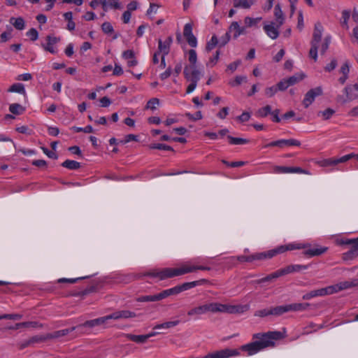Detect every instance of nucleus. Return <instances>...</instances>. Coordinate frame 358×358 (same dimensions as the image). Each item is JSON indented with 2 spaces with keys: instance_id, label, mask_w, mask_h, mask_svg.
<instances>
[{
  "instance_id": "24",
  "label": "nucleus",
  "mask_w": 358,
  "mask_h": 358,
  "mask_svg": "<svg viewBox=\"0 0 358 358\" xmlns=\"http://www.w3.org/2000/svg\"><path fill=\"white\" fill-rule=\"evenodd\" d=\"M310 304L307 303H295L287 304L288 312L289 311H303L306 310L309 307Z\"/></svg>"
},
{
  "instance_id": "59",
  "label": "nucleus",
  "mask_w": 358,
  "mask_h": 358,
  "mask_svg": "<svg viewBox=\"0 0 358 358\" xmlns=\"http://www.w3.org/2000/svg\"><path fill=\"white\" fill-rule=\"evenodd\" d=\"M230 40V35L229 32H227L220 39L219 45L220 47L224 46Z\"/></svg>"
},
{
  "instance_id": "31",
  "label": "nucleus",
  "mask_w": 358,
  "mask_h": 358,
  "mask_svg": "<svg viewBox=\"0 0 358 358\" xmlns=\"http://www.w3.org/2000/svg\"><path fill=\"white\" fill-rule=\"evenodd\" d=\"M271 106L266 105L259 108L256 112V115L259 117H266L268 114H271Z\"/></svg>"
},
{
  "instance_id": "6",
  "label": "nucleus",
  "mask_w": 358,
  "mask_h": 358,
  "mask_svg": "<svg viewBox=\"0 0 358 358\" xmlns=\"http://www.w3.org/2000/svg\"><path fill=\"white\" fill-rule=\"evenodd\" d=\"M290 245L298 247L297 248H294L291 250L304 249V251L303 252V255L310 257L320 256L326 252L328 250V248L327 247L312 246L308 243L305 244L301 243H293L285 245H280V247H289Z\"/></svg>"
},
{
  "instance_id": "56",
  "label": "nucleus",
  "mask_w": 358,
  "mask_h": 358,
  "mask_svg": "<svg viewBox=\"0 0 358 358\" xmlns=\"http://www.w3.org/2000/svg\"><path fill=\"white\" fill-rule=\"evenodd\" d=\"M277 92H278L277 87L275 86H272V87L266 88L265 94L268 97H272L275 94V93Z\"/></svg>"
},
{
  "instance_id": "30",
  "label": "nucleus",
  "mask_w": 358,
  "mask_h": 358,
  "mask_svg": "<svg viewBox=\"0 0 358 358\" xmlns=\"http://www.w3.org/2000/svg\"><path fill=\"white\" fill-rule=\"evenodd\" d=\"M304 78H305V75L303 73H296L294 76H290L289 78H286V79L288 82V85L289 86H292V85L296 84L299 81L302 80Z\"/></svg>"
},
{
  "instance_id": "13",
  "label": "nucleus",
  "mask_w": 358,
  "mask_h": 358,
  "mask_svg": "<svg viewBox=\"0 0 358 358\" xmlns=\"http://www.w3.org/2000/svg\"><path fill=\"white\" fill-rule=\"evenodd\" d=\"M47 43L41 44L42 48L48 52H50L52 54H56L57 50L54 47V45L59 42L60 38L54 36L48 35L46 37Z\"/></svg>"
},
{
  "instance_id": "12",
  "label": "nucleus",
  "mask_w": 358,
  "mask_h": 358,
  "mask_svg": "<svg viewBox=\"0 0 358 358\" xmlns=\"http://www.w3.org/2000/svg\"><path fill=\"white\" fill-rule=\"evenodd\" d=\"M183 36L186 38L187 42L192 48L197 46V39L192 33V24L187 23L184 26Z\"/></svg>"
},
{
  "instance_id": "17",
  "label": "nucleus",
  "mask_w": 358,
  "mask_h": 358,
  "mask_svg": "<svg viewBox=\"0 0 358 358\" xmlns=\"http://www.w3.org/2000/svg\"><path fill=\"white\" fill-rule=\"evenodd\" d=\"M279 29L278 24H276V26H275V23L273 22L264 26V31L271 39H276L279 36Z\"/></svg>"
},
{
  "instance_id": "40",
  "label": "nucleus",
  "mask_w": 358,
  "mask_h": 358,
  "mask_svg": "<svg viewBox=\"0 0 358 358\" xmlns=\"http://www.w3.org/2000/svg\"><path fill=\"white\" fill-rule=\"evenodd\" d=\"M218 44V39L215 35H213L211 39L207 42L206 50L207 52L211 51Z\"/></svg>"
},
{
  "instance_id": "44",
  "label": "nucleus",
  "mask_w": 358,
  "mask_h": 358,
  "mask_svg": "<svg viewBox=\"0 0 358 358\" xmlns=\"http://www.w3.org/2000/svg\"><path fill=\"white\" fill-rule=\"evenodd\" d=\"M315 328H316V324H315L313 322H310L309 324H308L306 327H305L303 328L302 334L308 335V334H312L313 332H316L317 329H315Z\"/></svg>"
},
{
  "instance_id": "5",
  "label": "nucleus",
  "mask_w": 358,
  "mask_h": 358,
  "mask_svg": "<svg viewBox=\"0 0 358 358\" xmlns=\"http://www.w3.org/2000/svg\"><path fill=\"white\" fill-rule=\"evenodd\" d=\"M297 248L298 247H295L294 245H290L289 247H277L273 250L262 252H257L251 255H240L238 256L236 259L240 262H252L253 261L264 260L271 259L278 254H281L287 251V250H292Z\"/></svg>"
},
{
  "instance_id": "20",
  "label": "nucleus",
  "mask_w": 358,
  "mask_h": 358,
  "mask_svg": "<svg viewBox=\"0 0 358 358\" xmlns=\"http://www.w3.org/2000/svg\"><path fill=\"white\" fill-rule=\"evenodd\" d=\"M76 329H77L76 327H72L71 328L69 329H64L62 330L55 331L52 333H48V338H49V340L59 338L60 337H63L68 335L69 333L73 331Z\"/></svg>"
},
{
  "instance_id": "37",
  "label": "nucleus",
  "mask_w": 358,
  "mask_h": 358,
  "mask_svg": "<svg viewBox=\"0 0 358 358\" xmlns=\"http://www.w3.org/2000/svg\"><path fill=\"white\" fill-rule=\"evenodd\" d=\"M150 149H157V150H167V151H172L173 152V148L168 145L164 144V143H154L149 145Z\"/></svg>"
},
{
  "instance_id": "22",
  "label": "nucleus",
  "mask_w": 358,
  "mask_h": 358,
  "mask_svg": "<svg viewBox=\"0 0 358 358\" xmlns=\"http://www.w3.org/2000/svg\"><path fill=\"white\" fill-rule=\"evenodd\" d=\"M180 320H173V321H168V322H163L161 324H157L153 327V330L162 329H168L170 328H173V327L178 325L180 324Z\"/></svg>"
},
{
  "instance_id": "38",
  "label": "nucleus",
  "mask_w": 358,
  "mask_h": 358,
  "mask_svg": "<svg viewBox=\"0 0 358 358\" xmlns=\"http://www.w3.org/2000/svg\"><path fill=\"white\" fill-rule=\"evenodd\" d=\"M136 301L138 302H152V301H158L157 295H145V296H141L138 298H136Z\"/></svg>"
},
{
  "instance_id": "34",
  "label": "nucleus",
  "mask_w": 358,
  "mask_h": 358,
  "mask_svg": "<svg viewBox=\"0 0 358 358\" xmlns=\"http://www.w3.org/2000/svg\"><path fill=\"white\" fill-rule=\"evenodd\" d=\"M48 340L49 338H48V334H46L43 335H36L32 336L29 338V342L31 343V345H34L35 343L45 342Z\"/></svg>"
},
{
  "instance_id": "19",
  "label": "nucleus",
  "mask_w": 358,
  "mask_h": 358,
  "mask_svg": "<svg viewBox=\"0 0 358 358\" xmlns=\"http://www.w3.org/2000/svg\"><path fill=\"white\" fill-rule=\"evenodd\" d=\"M326 295H329L327 287H324V288H321V289H315V290H312V291L305 294L302 296V299L303 300H309L314 297L323 296H326Z\"/></svg>"
},
{
  "instance_id": "57",
  "label": "nucleus",
  "mask_w": 358,
  "mask_h": 358,
  "mask_svg": "<svg viewBox=\"0 0 358 358\" xmlns=\"http://www.w3.org/2000/svg\"><path fill=\"white\" fill-rule=\"evenodd\" d=\"M251 115L248 112H243L241 115L236 117V120L240 122H245L250 120Z\"/></svg>"
},
{
  "instance_id": "48",
  "label": "nucleus",
  "mask_w": 358,
  "mask_h": 358,
  "mask_svg": "<svg viewBox=\"0 0 358 358\" xmlns=\"http://www.w3.org/2000/svg\"><path fill=\"white\" fill-rule=\"evenodd\" d=\"M102 31L107 34H112L114 31L112 24L108 22H105L101 25Z\"/></svg>"
},
{
  "instance_id": "21",
  "label": "nucleus",
  "mask_w": 358,
  "mask_h": 358,
  "mask_svg": "<svg viewBox=\"0 0 358 358\" xmlns=\"http://www.w3.org/2000/svg\"><path fill=\"white\" fill-rule=\"evenodd\" d=\"M274 16L278 27H280L284 24L285 16L281 10L280 5L279 3L276 4L274 8Z\"/></svg>"
},
{
  "instance_id": "52",
  "label": "nucleus",
  "mask_w": 358,
  "mask_h": 358,
  "mask_svg": "<svg viewBox=\"0 0 358 358\" xmlns=\"http://www.w3.org/2000/svg\"><path fill=\"white\" fill-rule=\"evenodd\" d=\"M246 79L247 78L245 76H238L235 78V80L234 81L230 82L229 84L233 87L238 86L241 85L243 82L246 81Z\"/></svg>"
},
{
  "instance_id": "2",
  "label": "nucleus",
  "mask_w": 358,
  "mask_h": 358,
  "mask_svg": "<svg viewBox=\"0 0 358 358\" xmlns=\"http://www.w3.org/2000/svg\"><path fill=\"white\" fill-rule=\"evenodd\" d=\"M209 266H194L189 263L181 265L176 268H164L162 269H153L144 274L145 276L157 278L159 280H164L176 276L182 275L187 273L194 272L197 270L210 271Z\"/></svg>"
},
{
  "instance_id": "54",
  "label": "nucleus",
  "mask_w": 358,
  "mask_h": 358,
  "mask_svg": "<svg viewBox=\"0 0 358 358\" xmlns=\"http://www.w3.org/2000/svg\"><path fill=\"white\" fill-rule=\"evenodd\" d=\"M289 87V85H288V82H287V79L282 80L277 84V86H276L278 90H280V91H284V90H287Z\"/></svg>"
},
{
  "instance_id": "60",
  "label": "nucleus",
  "mask_w": 358,
  "mask_h": 358,
  "mask_svg": "<svg viewBox=\"0 0 358 358\" xmlns=\"http://www.w3.org/2000/svg\"><path fill=\"white\" fill-rule=\"evenodd\" d=\"M228 114H229V108L224 107L217 114V117H219L220 119L224 120L226 118V117L228 115Z\"/></svg>"
},
{
  "instance_id": "10",
  "label": "nucleus",
  "mask_w": 358,
  "mask_h": 358,
  "mask_svg": "<svg viewBox=\"0 0 358 358\" xmlns=\"http://www.w3.org/2000/svg\"><path fill=\"white\" fill-rule=\"evenodd\" d=\"M352 157L353 155H346L340 158H328L318 162L317 164L322 167L335 166L339 163L346 162L347 161L352 159Z\"/></svg>"
},
{
  "instance_id": "1",
  "label": "nucleus",
  "mask_w": 358,
  "mask_h": 358,
  "mask_svg": "<svg viewBox=\"0 0 358 358\" xmlns=\"http://www.w3.org/2000/svg\"><path fill=\"white\" fill-rule=\"evenodd\" d=\"M282 338L280 331H268L266 333H257L252 335L254 341L243 345L240 350L246 352L248 356H252L267 348L275 346V342Z\"/></svg>"
},
{
  "instance_id": "53",
  "label": "nucleus",
  "mask_w": 358,
  "mask_h": 358,
  "mask_svg": "<svg viewBox=\"0 0 358 358\" xmlns=\"http://www.w3.org/2000/svg\"><path fill=\"white\" fill-rule=\"evenodd\" d=\"M289 173H303L310 175V173L306 169H303L300 167H290Z\"/></svg>"
},
{
  "instance_id": "62",
  "label": "nucleus",
  "mask_w": 358,
  "mask_h": 358,
  "mask_svg": "<svg viewBox=\"0 0 358 358\" xmlns=\"http://www.w3.org/2000/svg\"><path fill=\"white\" fill-rule=\"evenodd\" d=\"M350 11L344 10L342 12V19H343L342 24L345 25L347 27H348V21L350 18Z\"/></svg>"
},
{
  "instance_id": "36",
  "label": "nucleus",
  "mask_w": 358,
  "mask_h": 358,
  "mask_svg": "<svg viewBox=\"0 0 358 358\" xmlns=\"http://www.w3.org/2000/svg\"><path fill=\"white\" fill-rule=\"evenodd\" d=\"M95 326H96V320L94 319V320H87L85 322H84L83 324L76 326V327H77V329L80 331V334H83L85 333L83 331V329L84 327L92 328Z\"/></svg>"
},
{
  "instance_id": "64",
  "label": "nucleus",
  "mask_w": 358,
  "mask_h": 358,
  "mask_svg": "<svg viewBox=\"0 0 358 358\" xmlns=\"http://www.w3.org/2000/svg\"><path fill=\"white\" fill-rule=\"evenodd\" d=\"M337 66V61L336 59H333L329 64H328L324 69L326 71L330 72L334 70Z\"/></svg>"
},
{
  "instance_id": "49",
  "label": "nucleus",
  "mask_w": 358,
  "mask_h": 358,
  "mask_svg": "<svg viewBox=\"0 0 358 358\" xmlns=\"http://www.w3.org/2000/svg\"><path fill=\"white\" fill-rule=\"evenodd\" d=\"M280 277L293 273V267L292 265H289L285 268L278 270Z\"/></svg>"
},
{
  "instance_id": "33",
  "label": "nucleus",
  "mask_w": 358,
  "mask_h": 358,
  "mask_svg": "<svg viewBox=\"0 0 358 358\" xmlns=\"http://www.w3.org/2000/svg\"><path fill=\"white\" fill-rule=\"evenodd\" d=\"M8 91L10 92H17L22 94H26L24 85L22 83H15L12 85Z\"/></svg>"
},
{
  "instance_id": "51",
  "label": "nucleus",
  "mask_w": 358,
  "mask_h": 358,
  "mask_svg": "<svg viewBox=\"0 0 358 358\" xmlns=\"http://www.w3.org/2000/svg\"><path fill=\"white\" fill-rule=\"evenodd\" d=\"M130 141H138V136L134 134H128L125 136L124 139L120 141L122 144L127 143Z\"/></svg>"
},
{
  "instance_id": "32",
  "label": "nucleus",
  "mask_w": 358,
  "mask_h": 358,
  "mask_svg": "<svg viewBox=\"0 0 358 358\" xmlns=\"http://www.w3.org/2000/svg\"><path fill=\"white\" fill-rule=\"evenodd\" d=\"M229 143L231 145H243L249 143V140L243 138H236L231 136H227Z\"/></svg>"
},
{
  "instance_id": "3",
  "label": "nucleus",
  "mask_w": 358,
  "mask_h": 358,
  "mask_svg": "<svg viewBox=\"0 0 358 358\" xmlns=\"http://www.w3.org/2000/svg\"><path fill=\"white\" fill-rule=\"evenodd\" d=\"M239 309L240 306H233L228 304H222L217 302H212L201 304L198 306L194 307L187 311V315L189 317L197 319L200 315L206 314L207 313H227L232 314L238 313Z\"/></svg>"
},
{
  "instance_id": "25",
  "label": "nucleus",
  "mask_w": 358,
  "mask_h": 358,
  "mask_svg": "<svg viewBox=\"0 0 358 358\" xmlns=\"http://www.w3.org/2000/svg\"><path fill=\"white\" fill-rule=\"evenodd\" d=\"M125 338L128 340L135 342L136 343H144L148 339L146 334L145 335H134L131 334H127L124 335Z\"/></svg>"
},
{
  "instance_id": "39",
  "label": "nucleus",
  "mask_w": 358,
  "mask_h": 358,
  "mask_svg": "<svg viewBox=\"0 0 358 358\" xmlns=\"http://www.w3.org/2000/svg\"><path fill=\"white\" fill-rule=\"evenodd\" d=\"M240 25L238 24V22H231V24H230L229 27V32H232L233 33V36L234 38H237L238 37V31H239V29H240Z\"/></svg>"
},
{
  "instance_id": "47",
  "label": "nucleus",
  "mask_w": 358,
  "mask_h": 358,
  "mask_svg": "<svg viewBox=\"0 0 358 358\" xmlns=\"http://www.w3.org/2000/svg\"><path fill=\"white\" fill-rule=\"evenodd\" d=\"M159 100L157 98H152L148 101L145 108L154 110L156 109V106L159 105Z\"/></svg>"
},
{
  "instance_id": "28",
  "label": "nucleus",
  "mask_w": 358,
  "mask_h": 358,
  "mask_svg": "<svg viewBox=\"0 0 358 358\" xmlns=\"http://www.w3.org/2000/svg\"><path fill=\"white\" fill-rule=\"evenodd\" d=\"M288 312L287 305L278 306L271 308V315L280 316L285 313Z\"/></svg>"
},
{
  "instance_id": "61",
  "label": "nucleus",
  "mask_w": 358,
  "mask_h": 358,
  "mask_svg": "<svg viewBox=\"0 0 358 358\" xmlns=\"http://www.w3.org/2000/svg\"><path fill=\"white\" fill-rule=\"evenodd\" d=\"M3 317L7 320H18L22 317V315L20 314H3Z\"/></svg>"
},
{
  "instance_id": "11",
  "label": "nucleus",
  "mask_w": 358,
  "mask_h": 358,
  "mask_svg": "<svg viewBox=\"0 0 358 358\" xmlns=\"http://www.w3.org/2000/svg\"><path fill=\"white\" fill-rule=\"evenodd\" d=\"M301 142L296 139H280L275 141H272L264 146V148H269L278 146L283 148L285 146H300Z\"/></svg>"
},
{
  "instance_id": "8",
  "label": "nucleus",
  "mask_w": 358,
  "mask_h": 358,
  "mask_svg": "<svg viewBox=\"0 0 358 358\" xmlns=\"http://www.w3.org/2000/svg\"><path fill=\"white\" fill-rule=\"evenodd\" d=\"M341 244L350 245V250L343 253L345 260H352L358 256V237L354 239L346 238L341 240Z\"/></svg>"
},
{
  "instance_id": "15",
  "label": "nucleus",
  "mask_w": 358,
  "mask_h": 358,
  "mask_svg": "<svg viewBox=\"0 0 358 358\" xmlns=\"http://www.w3.org/2000/svg\"><path fill=\"white\" fill-rule=\"evenodd\" d=\"M208 281L206 279H200L199 280H195L192 282H184L182 285H178L179 292H182L192 288H194L196 286L202 285L207 283Z\"/></svg>"
},
{
  "instance_id": "45",
  "label": "nucleus",
  "mask_w": 358,
  "mask_h": 358,
  "mask_svg": "<svg viewBox=\"0 0 358 358\" xmlns=\"http://www.w3.org/2000/svg\"><path fill=\"white\" fill-rule=\"evenodd\" d=\"M331 43V36H326L324 39L323 43H322L320 52L321 54H324L326 51L328 50L329 44Z\"/></svg>"
},
{
  "instance_id": "35",
  "label": "nucleus",
  "mask_w": 358,
  "mask_h": 358,
  "mask_svg": "<svg viewBox=\"0 0 358 358\" xmlns=\"http://www.w3.org/2000/svg\"><path fill=\"white\" fill-rule=\"evenodd\" d=\"M279 277H280V275H279L278 271L277 270L275 272H273V273L266 275V277L256 280L255 282L257 284H261V283H263V282H265L271 281V280H272L273 279H276V278H278Z\"/></svg>"
},
{
  "instance_id": "41",
  "label": "nucleus",
  "mask_w": 358,
  "mask_h": 358,
  "mask_svg": "<svg viewBox=\"0 0 358 358\" xmlns=\"http://www.w3.org/2000/svg\"><path fill=\"white\" fill-rule=\"evenodd\" d=\"M289 166H274L272 172L274 173H289Z\"/></svg>"
},
{
  "instance_id": "29",
  "label": "nucleus",
  "mask_w": 358,
  "mask_h": 358,
  "mask_svg": "<svg viewBox=\"0 0 358 358\" xmlns=\"http://www.w3.org/2000/svg\"><path fill=\"white\" fill-rule=\"evenodd\" d=\"M9 110L14 115H21L25 111V108L19 103H12L9 106Z\"/></svg>"
},
{
  "instance_id": "63",
  "label": "nucleus",
  "mask_w": 358,
  "mask_h": 358,
  "mask_svg": "<svg viewBox=\"0 0 358 358\" xmlns=\"http://www.w3.org/2000/svg\"><path fill=\"white\" fill-rule=\"evenodd\" d=\"M134 57H135L134 52L131 50H127L126 51H124L122 53V57L124 59L129 60L130 59H134Z\"/></svg>"
},
{
  "instance_id": "9",
  "label": "nucleus",
  "mask_w": 358,
  "mask_h": 358,
  "mask_svg": "<svg viewBox=\"0 0 358 358\" xmlns=\"http://www.w3.org/2000/svg\"><path fill=\"white\" fill-rule=\"evenodd\" d=\"M322 89L321 87H317L308 91L305 94L304 99L303 100V104L304 107L306 108L309 107V106L315 101V97L322 95Z\"/></svg>"
},
{
  "instance_id": "23",
  "label": "nucleus",
  "mask_w": 358,
  "mask_h": 358,
  "mask_svg": "<svg viewBox=\"0 0 358 358\" xmlns=\"http://www.w3.org/2000/svg\"><path fill=\"white\" fill-rule=\"evenodd\" d=\"M235 8H250L255 3V0H233Z\"/></svg>"
},
{
  "instance_id": "58",
  "label": "nucleus",
  "mask_w": 358,
  "mask_h": 358,
  "mask_svg": "<svg viewBox=\"0 0 358 358\" xmlns=\"http://www.w3.org/2000/svg\"><path fill=\"white\" fill-rule=\"evenodd\" d=\"M43 152L51 159H57L58 158V155L53 151L49 150L47 148L42 147L41 148Z\"/></svg>"
},
{
  "instance_id": "27",
  "label": "nucleus",
  "mask_w": 358,
  "mask_h": 358,
  "mask_svg": "<svg viewBox=\"0 0 358 358\" xmlns=\"http://www.w3.org/2000/svg\"><path fill=\"white\" fill-rule=\"evenodd\" d=\"M62 166L69 170H77L80 168V163L74 160L66 159L62 164Z\"/></svg>"
},
{
  "instance_id": "26",
  "label": "nucleus",
  "mask_w": 358,
  "mask_h": 358,
  "mask_svg": "<svg viewBox=\"0 0 358 358\" xmlns=\"http://www.w3.org/2000/svg\"><path fill=\"white\" fill-rule=\"evenodd\" d=\"M10 23L17 30H23L25 27V22L21 17H11L10 19Z\"/></svg>"
},
{
  "instance_id": "14",
  "label": "nucleus",
  "mask_w": 358,
  "mask_h": 358,
  "mask_svg": "<svg viewBox=\"0 0 358 358\" xmlns=\"http://www.w3.org/2000/svg\"><path fill=\"white\" fill-rule=\"evenodd\" d=\"M110 315L111 320L129 319L136 317L137 315L136 313L128 310H117Z\"/></svg>"
},
{
  "instance_id": "55",
  "label": "nucleus",
  "mask_w": 358,
  "mask_h": 358,
  "mask_svg": "<svg viewBox=\"0 0 358 358\" xmlns=\"http://www.w3.org/2000/svg\"><path fill=\"white\" fill-rule=\"evenodd\" d=\"M255 315L258 316V317H262L271 315V308H269V309L265 308V309L257 310L255 313Z\"/></svg>"
},
{
  "instance_id": "43",
  "label": "nucleus",
  "mask_w": 358,
  "mask_h": 358,
  "mask_svg": "<svg viewBox=\"0 0 358 358\" xmlns=\"http://www.w3.org/2000/svg\"><path fill=\"white\" fill-rule=\"evenodd\" d=\"M261 20H262V17L252 18L250 17H245L244 19V22H245L246 27H251L255 25Z\"/></svg>"
},
{
  "instance_id": "7",
  "label": "nucleus",
  "mask_w": 358,
  "mask_h": 358,
  "mask_svg": "<svg viewBox=\"0 0 358 358\" xmlns=\"http://www.w3.org/2000/svg\"><path fill=\"white\" fill-rule=\"evenodd\" d=\"M323 31V27L320 22H317L315 24L314 31L313 34V38L310 42L311 48L309 51V56L315 61L317 59V50L319 48V43L321 41Z\"/></svg>"
},
{
  "instance_id": "50",
  "label": "nucleus",
  "mask_w": 358,
  "mask_h": 358,
  "mask_svg": "<svg viewBox=\"0 0 358 358\" xmlns=\"http://www.w3.org/2000/svg\"><path fill=\"white\" fill-rule=\"evenodd\" d=\"M27 36H29L30 38V39L32 41H35L38 39V33L37 31V30L34 28H31L27 32Z\"/></svg>"
},
{
  "instance_id": "16",
  "label": "nucleus",
  "mask_w": 358,
  "mask_h": 358,
  "mask_svg": "<svg viewBox=\"0 0 358 358\" xmlns=\"http://www.w3.org/2000/svg\"><path fill=\"white\" fill-rule=\"evenodd\" d=\"M172 37L169 36L164 41L161 39L158 41V51L164 56H166L170 51V46L172 43Z\"/></svg>"
},
{
  "instance_id": "18",
  "label": "nucleus",
  "mask_w": 358,
  "mask_h": 358,
  "mask_svg": "<svg viewBox=\"0 0 358 358\" xmlns=\"http://www.w3.org/2000/svg\"><path fill=\"white\" fill-rule=\"evenodd\" d=\"M352 286V283L348 281H345L340 282L338 284L328 286L327 290L329 294H332L334 293L338 292L339 291L348 289Z\"/></svg>"
},
{
  "instance_id": "42",
  "label": "nucleus",
  "mask_w": 358,
  "mask_h": 358,
  "mask_svg": "<svg viewBox=\"0 0 358 358\" xmlns=\"http://www.w3.org/2000/svg\"><path fill=\"white\" fill-rule=\"evenodd\" d=\"M335 111L331 108H327L323 111H320L318 115H321L323 120H329L334 114Z\"/></svg>"
},
{
  "instance_id": "4",
  "label": "nucleus",
  "mask_w": 358,
  "mask_h": 358,
  "mask_svg": "<svg viewBox=\"0 0 358 358\" xmlns=\"http://www.w3.org/2000/svg\"><path fill=\"white\" fill-rule=\"evenodd\" d=\"M186 54L187 55V59L189 63L184 68L183 74L185 78L190 82L187 86L186 93L189 94L192 92L196 87L197 83L201 78V71L197 69V55L194 49L188 50Z\"/></svg>"
},
{
  "instance_id": "46",
  "label": "nucleus",
  "mask_w": 358,
  "mask_h": 358,
  "mask_svg": "<svg viewBox=\"0 0 358 358\" xmlns=\"http://www.w3.org/2000/svg\"><path fill=\"white\" fill-rule=\"evenodd\" d=\"M71 129L75 132H84V133H92L93 128L91 125H87L85 127H73Z\"/></svg>"
}]
</instances>
